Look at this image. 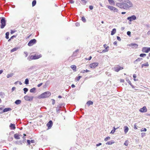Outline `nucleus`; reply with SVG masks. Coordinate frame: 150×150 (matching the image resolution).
Returning <instances> with one entry per match:
<instances>
[{"label": "nucleus", "mask_w": 150, "mask_h": 150, "mask_svg": "<svg viewBox=\"0 0 150 150\" xmlns=\"http://www.w3.org/2000/svg\"><path fill=\"white\" fill-rule=\"evenodd\" d=\"M120 2L116 3V6L121 9L129 10L133 6L132 3L130 0H119Z\"/></svg>", "instance_id": "nucleus-1"}, {"label": "nucleus", "mask_w": 150, "mask_h": 150, "mask_svg": "<svg viewBox=\"0 0 150 150\" xmlns=\"http://www.w3.org/2000/svg\"><path fill=\"white\" fill-rule=\"evenodd\" d=\"M51 95V93L50 92L47 91L43 93L38 97L39 98H47Z\"/></svg>", "instance_id": "nucleus-2"}, {"label": "nucleus", "mask_w": 150, "mask_h": 150, "mask_svg": "<svg viewBox=\"0 0 150 150\" xmlns=\"http://www.w3.org/2000/svg\"><path fill=\"white\" fill-rule=\"evenodd\" d=\"M107 7L111 11H113L114 12H118V10L115 7L110 6H108Z\"/></svg>", "instance_id": "nucleus-3"}, {"label": "nucleus", "mask_w": 150, "mask_h": 150, "mask_svg": "<svg viewBox=\"0 0 150 150\" xmlns=\"http://www.w3.org/2000/svg\"><path fill=\"white\" fill-rule=\"evenodd\" d=\"M41 54L39 55H31L30 57V59H36L40 58L42 57Z\"/></svg>", "instance_id": "nucleus-4"}, {"label": "nucleus", "mask_w": 150, "mask_h": 150, "mask_svg": "<svg viewBox=\"0 0 150 150\" xmlns=\"http://www.w3.org/2000/svg\"><path fill=\"white\" fill-rule=\"evenodd\" d=\"M1 28H4L6 25V21L4 18H2L1 20Z\"/></svg>", "instance_id": "nucleus-5"}, {"label": "nucleus", "mask_w": 150, "mask_h": 150, "mask_svg": "<svg viewBox=\"0 0 150 150\" xmlns=\"http://www.w3.org/2000/svg\"><path fill=\"white\" fill-rule=\"evenodd\" d=\"M33 97L29 96H25L24 97V98L25 100L28 101H31L33 100Z\"/></svg>", "instance_id": "nucleus-6"}, {"label": "nucleus", "mask_w": 150, "mask_h": 150, "mask_svg": "<svg viewBox=\"0 0 150 150\" xmlns=\"http://www.w3.org/2000/svg\"><path fill=\"white\" fill-rule=\"evenodd\" d=\"M98 62H94L91 64L89 65V67L91 68H95L98 66Z\"/></svg>", "instance_id": "nucleus-7"}, {"label": "nucleus", "mask_w": 150, "mask_h": 150, "mask_svg": "<svg viewBox=\"0 0 150 150\" xmlns=\"http://www.w3.org/2000/svg\"><path fill=\"white\" fill-rule=\"evenodd\" d=\"M36 40L35 39L31 40L28 42V45L29 46H32L36 43Z\"/></svg>", "instance_id": "nucleus-8"}, {"label": "nucleus", "mask_w": 150, "mask_h": 150, "mask_svg": "<svg viewBox=\"0 0 150 150\" xmlns=\"http://www.w3.org/2000/svg\"><path fill=\"white\" fill-rule=\"evenodd\" d=\"M123 68L122 67H120V66H117L114 67L113 69L114 71L116 72H118L120 70H122Z\"/></svg>", "instance_id": "nucleus-9"}, {"label": "nucleus", "mask_w": 150, "mask_h": 150, "mask_svg": "<svg viewBox=\"0 0 150 150\" xmlns=\"http://www.w3.org/2000/svg\"><path fill=\"white\" fill-rule=\"evenodd\" d=\"M142 51L143 52L148 53L150 51V47H143Z\"/></svg>", "instance_id": "nucleus-10"}, {"label": "nucleus", "mask_w": 150, "mask_h": 150, "mask_svg": "<svg viewBox=\"0 0 150 150\" xmlns=\"http://www.w3.org/2000/svg\"><path fill=\"white\" fill-rule=\"evenodd\" d=\"M136 17L134 15H133L132 16L128 17L127 18V20H129V21H131L133 20H135L136 19Z\"/></svg>", "instance_id": "nucleus-11"}, {"label": "nucleus", "mask_w": 150, "mask_h": 150, "mask_svg": "<svg viewBox=\"0 0 150 150\" xmlns=\"http://www.w3.org/2000/svg\"><path fill=\"white\" fill-rule=\"evenodd\" d=\"M139 111L142 112H146L147 111V109L145 106H144L142 108L139 109Z\"/></svg>", "instance_id": "nucleus-12"}, {"label": "nucleus", "mask_w": 150, "mask_h": 150, "mask_svg": "<svg viewBox=\"0 0 150 150\" xmlns=\"http://www.w3.org/2000/svg\"><path fill=\"white\" fill-rule=\"evenodd\" d=\"M53 123L52 120H50L47 124L48 129H50Z\"/></svg>", "instance_id": "nucleus-13"}, {"label": "nucleus", "mask_w": 150, "mask_h": 150, "mask_svg": "<svg viewBox=\"0 0 150 150\" xmlns=\"http://www.w3.org/2000/svg\"><path fill=\"white\" fill-rule=\"evenodd\" d=\"M129 46L132 47L133 48H136L138 47V45L135 43H131L129 45Z\"/></svg>", "instance_id": "nucleus-14"}, {"label": "nucleus", "mask_w": 150, "mask_h": 150, "mask_svg": "<svg viewBox=\"0 0 150 150\" xmlns=\"http://www.w3.org/2000/svg\"><path fill=\"white\" fill-rule=\"evenodd\" d=\"M142 59H143L141 58H138L134 61V63L135 64H137L138 62L141 61Z\"/></svg>", "instance_id": "nucleus-15"}, {"label": "nucleus", "mask_w": 150, "mask_h": 150, "mask_svg": "<svg viewBox=\"0 0 150 150\" xmlns=\"http://www.w3.org/2000/svg\"><path fill=\"white\" fill-rule=\"evenodd\" d=\"M9 127L12 129H16L15 125L14 124L11 123Z\"/></svg>", "instance_id": "nucleus-16"}, {"label": "nucleus", "mask_w": 150, "mask_h": 150, "mask_svg": "<svg viewBox=\"0 0 150 150\" xmlns=\"http://www.w3.org/2000/svg\"><path fill=\"white\" fill-rule=\"evenodd\" d=\"M21 136L20 134H16L14 135V138L16 139H20V136Z\"/></svg>", "instance_id": "nucleus-17"}, {"label": "nucleus", "mask_w": 150, "mask_h": 150, "mask_svg": "<svg viewBox=\"0 0 150 150\" xmlns=\"http://www.w3.org/2000/svg\"><path fill=\"white\" fill-rule=\"evenodd\" d=\"M149 66V64L148 62H146L145 64H143L141 65V68H143L144 67H147Z\"/></svg>", "instance_id": "nucleus-18"}, {"label": "nucleus", "mask_w": 150, "mask_h": 150, "mask_svg": "<svg viewBox=\"0 0 150 150\" xmlns=\"http://www.w3.org/2000/svg\"><path fill=\"white\" fill-rule=\"evenodd\" d=\"M11 110V109L10 108H6L3 110V112H6Z\"/></svg>", "instance_id": "nucleus-19"}, {"label": "nucleus", "mask_w": 150, "mask_h": 150, "mask_svg": "<svg viewBox=\"0 0 150 150\" xmlns=\"http://www.w3.org/2000/svg\"><path fill=\"white\" fill-rule=\"evenodd\" d=\"M71 68L74 71H76V66L75 65H71Z\"/></svg>", "instance_id": "nucleus-20"}, {"label": "nucleus", "mask_w": 150, "mask_h": 150, "mask_svg": "<svg viewBox=\"0 0 150 150\" xmlns=\"http://www.w3.org/2000/svg\"><path fill=\"white\" fill-rule=\"evenodd\" d=\"M124 131L125 134H126L129 130L128 127L127 126H125L124 127Z\"/></svg>", "instance_id": "nucleus-21"}, {"label": "nucleus", "mask_w": 150, "mask_h": 150, "mask_svg": "<svg viewBox=\"0 0 150 150\" xmlns=\"http://www.w3.org/2000/svg\"><path fill=\"white\" fill-rule=\"evenodd\" d=\"M61 107L60 106H57L56 107V111L57 113H58L59 112V111L60 110V108Z\"/></svg>", "instance_id": "nucleus-22"}, {"label": "nucleus", "mask_w": 150, "mask_h": 150, "mask_svg": "<svg viewBox=\"0 0 150 150\" xmlns=\"http://www.w3.org/2000/svg\"><path fill=\"white\" fill-rule=\"evenodd\" d=\"M21 101L20 100H16L15 102V103L16 105H18L21 103Z\"/></svg>", "instance_id": "nucleus-23"}, {"label": "nucleus", "mask_w": 150, "mask_h": 150, "mask_svg": "<svg viewBox=\"0 0 150 150\" xmlns=\"http://www.w3.org/2000/svg\"><path fill=\"white\" fill-rule=\"evenodd\" d=\"M116 32V29L115 28H114L112 29L111 32V35H113Z\"/></svg>", "instance_id": "nucleus-24"}, {"label": "nucleus", "mask_w": 150, "mask_h": 150, "mask_svg": "<svg viewBox=\"0 0 150 150\" xmlns=\"http://www.w3.org/2000/svg\"><path fill=\"white\" fill-rule=\"evenodd\" d=\"M119 127H117V128H115V127H113V129L111 131L110 133L112 134H113L115 132V130H116V129H117V128H118Z\"/></svg>", "instance_id": "nucleus-25"}, {"label": "nucleus", "mask_w": 150, "mask_h": 150, "mask_svg": "<svg viewBox=\"0 0 150 150\" xmlns=\"http://www.w3.org/2000/svg\"><path fill=\"white\" fill-rule=\"evenodd\" d=\"M109 47L108 46L107 47H106L105 49L103 50L102 52H107L109 50Z\"/></svg>", "instance_id": "nucleus-26"}, {"label": "nucleus", "mask_w": 150, "mask_h": 150, "mask_svg": "<svg viewBox=\"0 0 150 150\" xmlns=\"http://www.w3.org/2000/svg\"><path fill=\"white\" fill-rule=\"evenodd\" d=\"M93 103V102L91 100H89L88 101L87 103L86 104L88 106H90V105H92Z\"/></svg>", "instance_id": "nucleus-27"}, {"label": "nucleus", "mask_w": 150, "mask_h": 150, "mask_svg": "<svg viewBox=\"0 0 150 150\" xmlns=\"http://www.w3.org/2000/svg\"><path fill=\"white\" fill-rule=\"evenodd\" d=\"M78 51V50H76L73 53V55L74 57H76L77 56V52Z\"/></svg>", "instance_id": "nucleus-28"}, {"label": "nucleus", "mask_w": 150, "mask_h": 150, "mask_svg": "<svg viewBox=\"0 0 150 150\" xmlns=\"http://www.w3.org/2000/svg\"><path fill=\"white\" fill-rule=\"evenodd\" d=\"M18 47H15L14 48H13V49H12V50H11V52H13L15 51H16L18 50Z\"/></svg>", "instance_id": "nucleus-29"}, {"label": "nucleus", "mask_w": 150, "mask_h": 150, "mask_svg": "<svg viewBox=\"0 0 150 150\" xmlns=\"http://www.w3.org/2000/svg\"><path fill=\"white\" fill-rule=\"evenodd\" d=\"M108 1L110 4H115V2L113 0H108Z\"/></svg>", "instance_id": "nucleus-30"}, {"label": "nucleus", "mask_w": 150, "mask_h": 150, "mask_svg": "<svg viewBox=\"0 0 150 150\" xmlns=\"http://www.w3.org/2000/svg\"><path fill=\"white\" fill-rule=\"evenodd\" d=\"M35 90H36L35 88H33L30 89V91L31 93H34L35 92Z\"/></svg>", "instance_id": "nucleus-31"}, {"label": "nucleus", "mask_w": 150, "mask_h": 150, "mask_svg": "<svg viewBox=\"0 0 150 150\" xmlns=\"http://www.w3.org/2000/svg\"><path fill=\"white\" fill-rule=\"evenodd\" d=\"M9 33L8 32H7L6 33V38L8 39L9 38Z\"/></svg>", "instance_id": "nucleus-32"}, {"label": "nucleus", "mask_w": 150, "mask_h": 150, "mask_svg": "<svg viewBox=\"0 0 150 150\" xmlns=\"http://www.w3.org/2000/svg\"><path fill=\"white\" fill-rule=\"evenodd\" d=\"M25 83L26 85H27L29 84V80L28 79H25Z\"/></svg>", "instance_id": "nucleus-33"}, {"label": "nucleus", "mask_w": 150, "mask_h": 150, "mask_svg": "<svg viewBox=\"0 0 150 150\" xmlns=\"http://www.w3.org/2000/svg\"><path fill=\"white\" fill-rule=\"evenodd\" d=\"M81 77L82 76H79L76 77L75 80L77 81H79Z\"/></svg>", "instance_id": "nucleus-34"}, {"label": "nucleus", "mask_w": 150, "mask_h": 150, "mask_svg": "<svg viewBox=\"0 0 150 150\" xmlns=\"http://www.w3.org/2000/svg\"><path fill=\"white\" fill-rule=\"evenodd\" d=\"M36 0H33L32 3V5L33 6H34L36 4Z\"/></svg>", "instance_id": "nucleus-35"}, {"label": "nucleus", "mask_w": 150, "mask_h": 150, "mask_svg": "<svg viewBox=\"0 0 150 150\" xmlns=\"http://www.w3.org/2000/svg\"><path fill=\"white\" fill-rule=\"evenodd\" d=\"M90 71L86 69V70H83L81 71V73H84L85 72H88Z\"/></svg>", "instance_id": "nucleus-36"}, {"label": "nucleus", "mask_w": 150, "mask_h": 150, "mask_svg": "<svg viewBox=\"0 0 150 150\" xmlns=\"http://www.w3.org/2000/svg\"><path fill=\"white\" fill-rule=\"evenodd\" d=\"M28 90V89L27 88H23V91H24V93L25 94Z\"/></svg>", "instance_id": "nucleus-37"}, {"label": "nucleus", "mask_w": 150, "mask_h": 150, "mask_svg": "<svg viewBox=\"0 0 150 150\" xmlns=\"http://www.w3.org/2000/svg\"><path fill=\"white\" fill-rule=\"evenodd\" d=\"M146 56L145 54H141L139 55V56L141 57H144Z\"/></svg>", "instance_id": "nucleus-38"}, {"label": "nucleus", "mask_w": 150, "mask_h": 150, "mask_svg": "<svg viewBox=\"0 0 150 150\" xmlns=\"http://www.w3.org/2000/svg\"><path fill=\"white\" fill-rule=\"evenodd\" d=\"M13 74L12 73H11L10 74H8L7 75V78H9L10 77H12L13 76Z\"/></svg>", "instance_id": "nucleus-39"}, {"label": "nucleus", "mask_w": 150, "mask_h": 150, "mask_svg": "<svg viewBox=\"0 0 150 150\" xmlns=\"http://www.w3.org/2000/svg\"><path fill=\"white\" fill-rule=\"evenodd\" d=\"M81 20L84 22H85L86 21V19L84 16H83L82 17Z\"/></svg>", "instance_id": "nucleus-40"}, {"label": "nucleus", "mask_w": 150, "mask_h": 150, "mask_svg": "<svg viewBox=\"0 0 150 150\" xmlns=\"http://www.w3.org/2000/svg\"><path fill=\"white\" fill-rule=\"evenodd\" d=\"M113 143V142H111L110 141L106 143V144H108V145H111Z\"/></svg>", "instance_id": "nucleus-41"}, {"label": "nucleus", "mask_w": 150, "mask_h": 150, "mask_svg": "<svg viewBox=\"0 0 150 150\" xmlns=\"http://www.w3.org/2000/svg\"><path fill=\"white\" fill-rule=\"evenodd\" d=\"M124 144L126 146H128V140H126L125 142L124 143Z\"/></svg>", "instance_id": "nucleus-42"}, {"label": "nucleus", "mask_w": 150, "mask_h": 150, "mask_svg": "<svg viewBox=\"0 0 150 150\" xmlns=\"http://www.w3.org/2000/svg\"><path fill=\"white\" fill-rule=\"evenodd\" d=\"M146 128H142L141 130V132H146Z\"/></svg>", "instance_id": "nucleus-43"}, {"label": "nucleus", "mask_w": 150, "mask_h": 150, "mask_svg": "<svg viewBox=\"0 0 150 150\" xmlns=\"http://www.w3.org/2000/svg\"><path fill=\"white\" fill-rule=\"evenodd\" d=\"M110 139V137H106L105 139H104V140L105 141H108V140L109 139Z\"/></svg>", "instance_id": "nucleus-44"}, {"label": "nucleus", "mask_w": 150, "mask_h": 150, "mask_svg": "<svg viewBox=\"0 0 150 150\" xmlns=\"http://www.w3.org/2000/svg\"><path fill=\"white\" fill-rule=\"evenodd\" d=\"M16 143L17 144H22V142L21 141H17L16 142Z\"/></svg>", "instance_id": "nucleus-45"}, {"label": "nucleus", "mask_w": 150, "mask_h": 150, "mask_svg": "<svg viewBox=\"0 0 150 150\" xmlns=\"http://www.w3.org/2000/svg\"><path fill=\"white\" fill-rule=\"evenodd\" d=\"M141 136L142 137H143L145 136V133L144 132L141 133Z\"/></svg>", "instance_id": "nucleus-46"}, {"label": "nucleus", "mask_w": 150, "mask_h": 150, "mask_svg": "<svg viewBox=\"0 0 150 150\" xmlns=\"http://www.w3.org/2000/svg\"><path fill=\"white\" fill-rule=\"evenodd\" d=\"M81 1L85 4H86L87 2V0H81Z\"/></svg>", "instance_id": "nucleus-47"}, {"label": "nucleus", "mask_w": 150, "mask_h": 150, "mask_svg": "<svg viewBox=\"0 0 150 150\" xmlns=\"http://www.w3.org/2000/svg\"><path fill=\"white\" fill-rule=\"evenodd\" d=\"M127 34L129 36H130L131 35V32L129 31H128L127 32Z\"/></svg>", "instance_id": "nucleus-48"}, {"label": "nucleus", "mask_w": 150, "mask_h": 150, "mask_svg": "<svg viewBox=\"0 0 150 150\" xmlns=\"http://www.w3.org/2000/svg\"><path fill=\"white\" fill-rule=\"evenodd\" d=\"M89 8L90 10H92L93 8V7L92 6H89Z\"/></svg>", "instance_id": "nucleus-49"}, {"label": "nucleus", "mask_w": 150, "mask_h": 150, "mask_svg": "<svg viewBox=\"0 0 150 150\" xmlns=\"http://www.w3.org/2000/svg\"><path fill=\"white\" fill-rule=\"evenodd\" d=\"M117 40L119 41H120L121 40L120 37L119 36H117Z\"/></svg>", "instance_id": "nucleus-50"}, {"label": "nucleus", "mask_w": 150, "mask_h": 150, "mask_svg": "<svg viewBox=\"0 0 150 150\" xmlns=\"http://www.w3.org/2000/svg\"><path fill=\"white\" fill-rule=\"evenodd\" d=\"M42 84H43V83H41L38 84V85L37 86L38 87H40V86H41L42 85Z\"/></svg>", "instance_id": "nucleus-51"}, {"label": "nucleus", "mask_w": 150, "mask_h": 150, "mask_svg": "<svg viewBox=\"0 0 150 150\" xmlns=\"http://www.w3.org/2000/svg\"><path fill=\"white\" fill-rule=\"evenodd\" d=\"M127 81V82L131 86V85H132V84L131 82V81L129 80H128Z\"/></svg>", "instance_id": "nucleus-52"}, {"label": "nucleus", "mask_w": 150, "mask_h": 150, "mask_svg": "<svg viewBox=\"0 0 150 150\" xmlns=\"http://www.w3.org/2000/svg\"><path fill=\"white\" fill-rule=\"evenodd\" d=\"M75 24L76 26H78L80 25L79 23L78 22L76 23Z\"/></svg>", "instance_id": "nucleus-53"}, {"label": "nucleus", "mask_w": 150, "mask_h": 150, "mask_svg": "<svg viewBox=\"0 0 150 150\" xmlns=\"http://www.w3.org/2000/svg\"><path fill=\"white\" fill-rule=\"evenodd\" d=\"M69 2L71 4H73L74 3V1L73 0H70Z\"/></svg>", "instance_id": "nucleus-54"}, {"label": "nucleus", "mask_w": 150, "mask_h": 150, "mask_svg": "<svg viewBox=\"0 0 150 150\" xmlns=\"http://www.w3.org/2000/svg\"><path fill=\"white\" fill-rule=\"evenodd\" d=\"M136 77H137L136 75L135 74H134L133 75V77L135 79L136 78Z\"/></svg>", "instance_id": "nucleus-55"}, {"label": "nucleus", "mask_w": 150, "mask_h": 150, "mask_svg": "<svg viewBox=\"0 0 150 150\" xmlns=\"http://www.w3.org/2000/svg\"><path fill=\"white\" fill-rule=\"evenodd\" d=\"M16 89V88L15 87H13L12 88V91H14Z\"/></svg>", "instance_id": "nucleus-56"}, {"label": "nucleus", "mask_w": 150, "mask_h": 150, "mask_svg": "<svg viewBox=\"0 0 150 150\" xmlns=\"http://www.w3.org/2000/svg\"><path fill=\"white\" fill-rule=\"evenodd\" d=\"M27 142L28 144H30V140H27Z\"/></svg>", "instance_id": "nucleus-57"}, {"label": "nucleus", "mask_w": 150, "mask_h": 150, "mask_svg": "<svg viewBox=\"0 0 150 150\" xmlns=\"http://www.w3.org/2000/svg\"><path fill=\"white\" fill-rule=\"evenodd\" d=\"M102 144L101 143H98V144H97L96 145V146H98L100 145H101Z\"/></svg>", "instance_id": "nucleus-58"}, {"label": "nucleus", "mask_w": 150, "mask_h": 150, "mask_svg": "<svg viewBox=\"0 0 150 150\" xmlns=\"http://www.w3.org/2000/svg\"><path fill=\"white\" fill-rule=\"evenodd\" d=\"M52 104L53 105H54L55 103V100L54 99H52Z\"/></svg>", "instance_id": "nucleus-59"}, {"label": "nucleus", "mask_w": 150, "mask_h": 150, "mask_svg": "<svg viewBox=\"0 0 150 150\" xmlns=\"http://www.w3.org/2000/svg\"><path fill=\"white\" fill-rule=\"evenodd\" d=\"M120 82H124V80L123 79H120Z\"/></svg>", "instance_id": "nucleus-60"}, {"label": "nucleus", "mask_w": 150, "mask_h": 150, "mask_svg": "<svg viewBox=\"0 0 150 150\" xmlns=\"http://www.w3.org/2000/svg\"><path fill=\"white\" fill-rule=\"evenodd\" d=\"M16 35H13L11 37V39H13V38H15L16 37Z\"/></svg>", "instance_id": "nucleus-61"}, {"label": "nucleus", "mask_w": 150, "mask_h": 150, "mask_svg": "<svg viewBox=\"0 0 150 150\" xmlns=\"http://www.w3.org/2000/svg\"><path fill=\"white\" fill-rule=\"evenodd\" d=\"M30 143H34L35 142V141L33 140H31L30 141Z\"/></svg>", "instance_id": "nucleus-62"}, {"label": "nucleus", "mask_w": 150, "mask_h": 150, "mask_svg": "<svg viewBox=\"0 0 150 150\" xmlns=\"http://www.w3.org/2000/svg\"><path fill=\"white\" fill-rule=\"evenodd\" d=\"M24 53L25 54V57H27V56L28 55V54L27 52H25Z\"/></svg>", "instance_id": "nucleus-63"}, {"label": "nucleus", "mask_w": 150, "mask_h": 150, "mask_svg": "<svg viewBox=\"0 0 150 150\" xmlns=\"http://www.w3.org/2000/svg\"><path fill=\"white\" fill-rule=\"evenodd\" d=\"M147 34L148 35H150V30L147 32Z\"/></svg>", "instance_id": "nucleus-64"}]
</instances>
